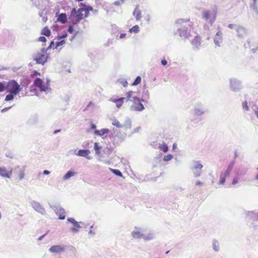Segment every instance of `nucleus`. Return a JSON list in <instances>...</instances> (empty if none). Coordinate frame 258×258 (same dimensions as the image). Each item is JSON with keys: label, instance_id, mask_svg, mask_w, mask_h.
I'll return each instance as SVG.
<instances>
[{"label": "nucleus", "instance_id": "f257e3e1", "mask_svg": "<svg viewBox=\"0 0 258 258\" xmlns=\"http://www.w3.org/2000/svg\"><path fill=\"white\" fill-rule=\"evenodd\" d=\"M80 6L81 7L77 10L76 8H73L69 17L70 22L73 24H77L82 19L87 17L90 11L93 10L91 7L87 6L82 3L80 4Z\"/></svg>", "mask_w": 258, "mask_h": 258}, {"label": "nucleus", "instance_id": "f03ea898", "mask_svg": "<svg viewBox=\"0 0 258 258\" xmlns=\"http://www.w3.org/2000/svg\"><path fill=\"white\" fill-rule=\"evenodd\" d=\"M7 90L9 93L18 94L21 90V88L15 80H12L7 82Z\"/></svg>", "mask_w": 258, "mask_h": 258}, {"label": "nucleus", "instance_id": "7ed1b4c3", "mask_svg": "<svg viewBox=\"0 0 258 258\" xmlns=\"http://www.w3.org/2000/svg\"><path fill=\"white\" fill-rule=\"evenodd\" d=\"M49 80L47 79L46 81V84L43 85V81L40 78H36L34 82V85L38 87L41 91L46 92L49 89Z\"/></svg>", "mask_w": 258, "mask_h": 258}, {"label": "nucleus", "instance_id": "20e7f679", "mask_svg": "<svg viewBox=\"0 0 258 258\" xmlns=\"http://www.w3.org/2000/svg\"><path fill=\"white\" fill-rule=\"evenodd\" d=\"M132 101L133 104L131 106L132 110L140 111L144 109V107L141 102V100L139 98L134 97Z\"/></svg>", "mask_w": 258, "mask_h": 258}, {"label": "nucleus", "instance_id": "39448f33", "mask_svg": "<svg viewBox=\"0 0 258 258\" xmlns=\"http://www.w3.org/2000/svg\"><path fill=\"white\" fill-rule=\"evenodd\" d=\"M30 205L32 208L37 212L42 215L46 214V212L45 209L39 202L33 200L30 202Z\"/></svg>", "mask_w": 258, "mask_h": 258}, {"label": "nucleus", "instance_id": "423d86ee", "mask_svg": "<svg viewBox=\"0 0 258 258\" xmlns=\"http://www.w3.org/2000/svg\"><path fill=\"white\" fill-rule=\"evenodd\" d=\"M68 223H67L68 228L72 232H76L79 231V228L81 227L78 222H77L74 219L68 218Z\"/></svg>", "mask_w": 258, "mask_h": 258}, {"label": "nucleus", "instance_id": "0eeeda50", "mask_svg": "<svg viewBox=\"0 0 258 258\" xmlns=\"http://www.w3.org/2000/svg\"><path fill=\"white\" fill-rule=\"evenodd\" d=\"M34 60L36 61V63L44 65L47 60V56L38 52L35 55H33Z\"/></svg>", "mask_w": 258, "mask_h": 258}, {"label": "nucleus", "instance_id": "6e6552de", "mask_svg": "<svg viewBox=\"0 0 258 258\" xmlns=\"http://www.w3.org/2000/svg\"><path fill=\"white\" fill-rule=\"evenodd\" d=\"M216 12L212 11L210 12L209 11H205L203 12V16L204 18L207 20L208 19H211L210 21L211 23L213 22L216 19Z\"/></svg>", "mask_w": 258, "mask_h": 258}, {"label": "nucleus", "instance_id": "1a4fd4ad", "mask_svg": "<svg viewBox=\"0 0 258 258\" xmlns=\"http://www.w3.org/2000/svg\"><path fill=\"white\" fill-rule=\"evenodd\" d=\"M25 169V166H17L14 169V172L18 174L20 180H22L24 178Z\"/></svg>", "mask_w": 258, "mask_h": 258}, {"label": "nucleus", "instance_id": "9d476101", "mask_svg": "<svg viewBox=\"0 0 258 258\" xmlns=\"http://www.w3.org/2000/svg\"><path fill=\"white\" fill-rule=\"evenodd\" d=\"M50 207L54 211L55 214L58 215V218L61 220L64 219V209L57 206H50Z\"/></svg>", "mask_w": 258, "mask_h": 258}, {"label": "nucleus", "instance_id": "9b49d317", "mask_svg": "<svg viewBox=\"0 0 258 258\" xmlns=\"http://www.w3.org/2000/svg\"><path fill=\"white\" fill-rule=\"evenodd\" d=\"M232 167H228L224 173H221L220 176L219 184H223L225 182L226 177L229 176Z\"/></svg>", "mask_w": 258, "mask_h": 258}, {"label": "nucleus", "instance_id": "f8f14e48", "mask_svg": "<svg viewBox=\"0 0 258 258\" xmlns=\"http://www.w3.org/2000/svg\"><path fill=\"white\" fill-rule=\"evenodd\" d=\"M49 251L51 253L59 254L64 251V247L58 245H53L49 248Z\"/></svg>", "mask_w": 258, "mask_h": 258}, {"label": "nucleus", "instance_id": "ddd939ff", "mask_svg": "<svg viewBox=\"0 0 258 258\" xmlns=\"http://www.w3.org/2000/svg\"><path fill=\"white\" fill-rule=\"evenodd\" d=\"M12 174V170L8 171L5 167H0V176L3 177L10 178Z\"/></svg>", "mask_w": 258, "mask_h": 258}, {"label": "nucleus", "instance_id": "4468645a", "mask_svg": "<svg viewBox=\"0 0 258 258\" xmlns=\"http://www.w3.org/2000/svg\"><path fill=\"white\" fill-rule=\"evenodd\" d=\"M191 43L192 45L196 48H199L201 45V38L200 36H196L191 40Z\"/></svg>", "mask_w": 258, "mask_h": 258}, {"label": "nucleus", "instance_id": "2eb2a0df", "mask_svg": "<svg viewBox=\"0 0 258 258\" xmlns=\"http://www.w3.org/2000/svg\"><path fill=\"white\" fill-rule=\"evenodd\" d=\"M90 151L89 150H80L76 154L77 155L81 157H86L88 159H90L91 157L89 156Z\"/></svg>", "mask_w": 258, "mask_h": 258}, {"label": "nucleus", "instance_id": "dca6fc26", "mask_svg": "<svg viewBox=\"0 0 258 258\" xmlns=\"http://www.w3.org/2000/svg\"><path fill=\"white\" fill-rule=\"evenodd\" d=\"M236 31L239 37H243L246 34V29L244 27L240 25L236 26Z\"/></svg>", "mask_w": 258, "mask_h": 258}, {"label": "nucleus", "instance_id": "f3484780", "mask_svg": "<svg viewBox=\"0 0 258 258\" xmlns=\"http://www.w3.org/2000/svg\"><path fill=\"white\" fill-rule=\"evenodd\" d=\"M142 12L139 10V6H137L133 12V15L135 17L137 21H140L142 18Z\"/></svg>", "mask_w": 258, "mask_h": 258}, {"label": "nucleus", "instance_id": "a211bd4d", "mask_svg": "<svg viewBox=\"0 0 258 258\" xmlns=\"http://www.w3.org/2000/svg\"><path fill=\"white\" fill-rule=\"evenodd\" d=\"M125 99L124 97H121L117 99L112 100V102L115 103L116 107L119 108L123 104L124 100Z\"/></svg>", "mask_w": 258, "mask_h": 258}, {"label": "nucleus", "instance_id": "6ab92c4d", "mask_svg": "<svg viewBox=\"0 0 258 258\" xmlns=\"http://www.w3.org/2000/svg\"><path fill=\"white\" fill-rule=\"evenodd\" d=\"M109 132V130L106 128L101 129L100 130H96L95 134L96 135L102 136Z\"/></svg>", "mask_w": 258, "mask_h": 258}, {"label": "nucleus", "instance_id": "aec40b11", "mask_svg": "<svg viewBox=\"0 0 258 258\" xmlns=\"http://www.w3.org/2000/svg\"><path fill=\"white\" fill-rule=\"evenodd\" d=\"M41 34L46 36H49L51 34V32L47 27H45L42 30Z\"/></svg>", "mask_w": 258, "mask_h": 258}, {"label": "nucleus", "instance_id": "412c9836", "mask_svg": "<svg viewBox=\"0 0 258 258\" xmlns=\"http://www.w3.org/2000/svg\"><path fill=\"white\" fill-rule=\"evenodd\" d=\"M179 34L180 36L184 37H187L188 34V30H183L182 29H178Z\"/></svg>", "mask_w": 258, "mask_h": 258}, {"label": "nucleus", "instance_id": "4be33fe9", "mask_svg": "<svg viewBox=\"0 0 258 258\" xmlns=\"http://www.w3.org/2000/svg\"><path fill=\"white\" fill-rule=\"evenodd\" d=\"M203 168V165L199 162L196 161L194 163L193 169L201 170Z\"/></svg>", "mask_w": 258, "mask_h": 258}, {"label": "nucleus", "instance_id": "5701e85b", "mask_svg": "<svg viewBox=\"0 0 258 258\" xmlns=\"http://www.w3.org/2000/svg\"><path fill=\"white\" fill-rule=\"evenodd\" d=\"M222 40L221 35L219 33H217L215 38L214 39V42L216 44L219 45L220 42Z\"/></svg>", "mask_w": 258, "mask_h": 258}, {"label": "nucleus", "instance_id": "b1692460", "mask_svg": "<svg viewBox=\"0 0 258 258\" xmlns=\"http://www.w3.org/2000/svg\"><path fill=\"white\" fill-rule=\"evenodd\" d=\"M159 148L161 150H162L165 153L167 152L168 150V147L167 145L164 143H163L162 144H160L159 145Z\"/></svg>", "mask_w": 258, "mask_h": 258}, {"label": "nucleus", "instance_id": "393cba45", "mask_svg": "<svg viewBox=\"0 0 258 258\" xmlns=\"http://www.w3.org/2000/svg\"><path fill=\"white\" fill-rule=\"evenodd\" d=\"M15 95H16V94H14L12 93H10L8 95H7L6 96L5 101H9L12 100L14 99V96Z\"/></svg>", "mask_w": 258, "mask_h": 258}, {"label": "nucleus", "instance_id": "a878e982", "mask_svg": "<svg viewBox=\"0 0 258 258\" xmlns=\"http://www.w3.org/2000/svg\"><path fill=\"white\" fill-rule=\"evenodd\" d=\"M7 82H0V92L4 91L7 89Z\"/></svg>", "mask_w": 258, "mask_h": 258}, {"label": "nucleus", "instance_id": "bb28decb", "mask_svg": "<svg viewBox=\"0 0 258 258\" xmlns=\"http://www.w3.org/2000/svg\"><path fill=\"white\" fill-rule=\"evenodd\" d=\"M140 31L139 27L138 25H135L130 29V32L132 33L134 32L136 33H138Z\"/></svg>", "mask_w": 258, "mask_h": 258}, {"label": "nucleus", "instance_id": "cd10ccee", "mask_svg": "<svg viewBox=\"0 0 258 258\" xmlns=\"http://www.w3.org/2000/svg\"><path fill=\"white\" fill-rule=\"evenodd\" d=\"M57 21L60 22L62 24H64V13L60 14L58 16Z\"/></svg>", "mask_w": 258, "mask_h": 258}, {"label": "nucleus", "instance_id": "c85d7f7f", "mask_svg": "<svg viewBox=\"0 0 258 258\" xmlns=\"http://www.w3.org/2000/svg\"><path fill=\"white\" fill-rule=\"evenodd\" d=\"M101 147L99 146V144L98 143H95L94 144V150H95L96 154H99L100 152V150L101 149Z\"/></svg>", "mask_w": 258, "mask_h": 258}, {"label": "nucleus", "instance_id": "c756f323", "mask_svg": "<svg viewBox=\"0 0 258 258\" xmlns=\"http://www.w3.org/2000/svg\"><path fill=\"white\" fill-rule=\"evenodd\" d=\"M132 236L133 237L136 238H139L141 237V232L139 231H134L132 233Z\"/></svg>", "mask_w": 258, "mask_h": 258}, {"label": "nucleus", "instance_id": "7c9ffc66", "mask_svg": "<svg viewBox=\"0 0 258 258\" xmlns=\"http://www.w3.org/2000/svg\"><path fill=\"white\" fill-rule=\"evenodd\" d=\"M141 77L140 76H138L136 78L135 81L131 84L132 86H136L139 84L141 82Z\"/></svg>", "mask_w": 258, "mask_h": 258}, {"label": "nucleus", "instance_id": "2f4dec72", "mask_svg": "<svg viewBox=\"0 0 258 258\" xmlns=\"http://www.w3.org/2000/svg\"><path fill=\"white\" fill-rule=\"evenodd\" d=\"M110 170L114 174L120 177L122 176L121 172L119 170L113 169H110Z\"/></svg>", "mask_w": 258, "mask_h": 258}, {"label": "nucleus", "instance_id": "473e14b6", "mask_svg": "<svg viewBox=\"0 0 258 258\" xmlns=\"http://www.w3.org/2000/svg\"><path fill=\"white\" fill-rule=\"evenodd\" d=\"M112 125L116 126L117 127H120L121 126V124L117 119H114L112 122Z\"/></svg>", "mask_w": 258, "mask_h": 258}, {"label": "nucleus", "instance_id": "72a5a7b5", "mask_svg": "<svg viewBox=\"0 0 258 258\" xmlns=\"http://www.w3.org/2000/svg\"><path fill=\"white\" fill-rule=\"evenodd\" d=\"M133 93H134V92H133V91H129L126 93V101H128L129 100H131V98L133 96Z\"/></svg>", "mask_w": 258, "mask_h": 258}, {"label": "nucleus", "instance_id": "f704fd0d", "mask_svg": "<svg viewBox=\"0 0 258 258\" xmlns=\"http://www.w3.org/2000/svg\"><path fill=\"white\" fill-rule=\"evenodd\" d=\"M75 174V172L73 171H69L66 174V178H69L73 176H74Z\"/></svg>", "mask_w": 258, "mask_h": 258}, {"label": "nucleus", "instance_id": "c9c22d12", "mask_svg": "<svg viewBox=\"0 0 258 258\" xmlns=\"http://www.w3.org/2000/svg\"><path fill=\"white\" fill-rule=\"evenodd\" d=\"M172 158H173V156L171 154H168V155H165L163 159L165 161H168L171 160Z\"/></svg>", "mask_w": 258, "mask_h": 258}, {"label": "nucleus", "instance_id": "e433bc0d", "mask_svg": "<svg viewBox=\"0 0 258 258\" xmlns=\"http://www.w3.org/2000/svg\"><path fill=\"white\" fill-rule=\"evenodd\" d=\"M64 43V40H62L60 41L56 42L55 43V48H57L59 46H61L63 45V44Z\"/></svg>", "mask_w": 258, "mask_h": 258}, {"label": "nucleus", "instance_id": "4c0bfd02", "mask_svg": "<svg viewBox=\"0 0 258 258\" xmlns=\"http://www.w3.org/2000/svg\"><path fill=\"white\" fill-rule=\"evenodd\" d=\"M242 107L245 110H248L249 107L248 106L247 101H244V102H243V103H242Z\"/></svg>", "mask_w": 258, "mask_h": 258}, {"label": "nucleus", "instance_id": "58836bf2", "mask_svg": "<svg viewBox=\"0 0 258 258\" xmlns=\"http://www.w3.org/2000/svg\"><path fill=\"white\" fill-rule=\"evenodd\" d=\"M124 0H119V1H115L114 3V4L116 6H119L121 4H123L124 3Z\"/></svg>", "mask_w": 258, "mask_h": 258}, {"label": "nucleus", "instance_id": "ea45409f", "mask_svg": "<svg viewBox=\"0 0 258 258\" xmlns=\"http://www.w3.org/2000/svg\"><path fill=\"white\" fill-rule=\"evenodd\" d=\"M236 26H238V25H236L235 24H230L228 25V28H229L230 29H236Z\"/></svg>", "mask_w": 258, "mask_h": 258}, {"label": "nucleus", "instance_id": "a19ab883", "mask_svg": "<svg viewBox=\"0 0 258 258\" xmlns=\"http://www.w3.org/2000/svg\"><path fill=\"white\" fill-rule=\"evenodd\" d=\"M38 40L41 42H46V39L44 36H41L38 38Z\"/></svg>", "mask_w": 258, "mask_h": 258}, {"label": "nucleus", "instance_id": "79ce46f5", "mask_svg": "<svg viewBox=\"0 0 258 258\" xmlns=\"http://www.w3.org/2000/svg\"><path fill=\"white\" fill-rule=\"evenodd\" d=\"M68 31L70 33L72 34L74 32V29L73 28V26H70L69 29H68Z\"/></svg>", "mask_w": 258, "mask_h": 258}, {"label": "nucleus", "instance_id": "37998d69", "mask_svg": "<svg viewBox=\"0 0 258 258\" xmlns=\"http://www.w3.org/2000/svg\"><path fill=\"white\" fill-rule=\"evenodd\" d=\"M11 108V106L8 107H6V108H4V109L1 110V112H2V113L3 112H5L9 110Z\"/></svg>", "mask_w": 258, "mask_h": 258}, {"label": "nucleus", "instance_id": "c03bdc74", "mask_svg": "<svg viewBox=\"0 0 258 258\" xmlns=\"http://www.w3.org/2000/svg\"><path fill=\"white\" fill-rule=\"evenodd\" d=\"M238 178H234V179H233V181H232V184L235 185V184H236L237 183H238Z\"/></svg>", "mask_w": 258, "mask_h": 258}, {"label": "nucleus", "instance_id": "a18cd8bd", "mask_svg": "<svg viewBox=\"0 0 258 258\" xmlns=\"http://www.w3.org/2000/svg\"><path fill=\"white\" fill-rule=\"evenodd\" d=\"M48 231H47L45 234H44V235L40 236L38 238V240L39 241H40L44 237V236L48 233Z\"/></svg>", "mask_w": 258, "mask_h": 258}, {"label": "nucleus", "instance_id": "49530a36", "mask_svg": "<svg viewBox=\"0 0 258 258\" xmlns=\"http://www.w3.org/2000/svg\"><path fill=\"white\" fill-rule=\"evenodd\" d=\"M54 45V43L53 42V41H51L50 43V45H49V46L47 47V49H49L50 48H51Z\"/></svg>", "mask_w": 258, "mask_h": 258}, {"label": "nucleus", "instance_id": "de8ad7c7", "mask_svg": "<svg viewBox=\"0 0 258 258\" xmlns=\"http://www.w3.org/2000/svg\"><path fill=\"white\" fill-rule=\"evenodd\" d=\"M43 174L44 175H48L50 174V171L47 170H45L43 171Z\"/></svg>", "mask_w": 258, "mask_h": 258}, {"label": "nucleus", "instance_id": "09e8293b", "mask_svg": "<svg viewBox=\"0 0 258 258\" xmlns=\"http://www.w3.org/2000/svg\"><path fill=\"white\" fill-rule=\"evenodd\" d=\"M167 63V61L165 59H163V60H161V63L163 66L166 65Z\"/></svg>", "mask_w": 258, "mask_h": 258}, {"label": "nucleus", "instance_id": "8fccbe9b", "mask_svg": "<svg viewBox=\"0 0 258 258\" xmlns=\"http://www.w3.org/2000/svg\"><path fill=\"white\" fill-rule=\"evenodd\" d=\"M125 35H126V34L125 33H121L120 35V38H124L125 36Z\"/></svg>", "mask_w": 258, "mask_h": 258}, {"label": "nucleus", "instance_id": "3c124183", "mask_svg": "<svg viewBox=\"0 0 258 258\" xmlns=\"http://www.w3.org/2000/svg\"><path fill=\"white\" fill-rule=\"evenodd\" d=\"M127 84H128L127 82L126 81H125V82H123L122 85L124 87H127Z\"/></svg>", "mask_w": 258, "mask_h": 258}, {"label": "nucleus", "instance_id": "603ef678", "mask_svg": "<svg viewBox=\"0 0 258 258\" xmlns=\"http://www.w3.org/2000/svg\"><path fill=\"white\" fill-rule=\"evenodd\" d=\"M47 49H45V48H43L41 49V51L43 53H45V52H46V51L47 50Z\"/></svg>", "mask_w": 258, "mask_h": 258}, {"label": "nucleus", "instance_id": "864d4df0", "mask_svg": "<svg viewBox=\"0 0 258 258\" xmlns=\"http://www.w3.org/2000/svg\"><path fill=\"white\" fill-rule=\"evenodd\" d=\"M256 50H258V47H256L255 49H251V51H252V52L253 53H255L256 51Z\"/></svg>", "mask_w": 258, "mask_h": 258}, {"label": "nucleus", "instance_id": "5fc2aeb1", "mask_svg": "<svg viewBox=\"0 0 258 258\" xmlns=\"http://www.w3.org/2000/svg\"><path fill=\"white\" fill-rule=\"evenodd\" d=\"M60 131V130H55V131H54V132H53V134H57V133H59Z\"/></svg>", "mask_w": 258, "mask_h": 258}, {"label": "nucleus", "instance_id": "6e6d98bb", "mask_svg": "<svg viewBox=\"0 0 258 258\" xmlns=\"http://www.w3.org/2000/svg\"><path fill=\"white\" fill-rule=\"evenodd\" d=\"M42 20L43 22H46L47 20V18L44 16L42 17Z\"/></svg>", "mask_w": 258, "mask_h": 258}, {"label": "nucleus", "instance_id": "4d7b16f0", "mask_svg": "<svg viewBox=\"0 0 258 258\" xmlns=\"http://www.w3.org/2000/svg\"><path fill=\"white\" fill-rule=\"evenodd\" d=\"M91 128L92 129H95L96 128V125L94 124H92L91 125Z\"/></svg>", "mask_w": 258, "mask_h": 258}, {"label": "nucleus", "instance_id": "13d9d810", "mask_svg": "<svg viewBox=\"0 0 258 258\" xmlns=\"http://www.w3.org/2000/svg\"><path fill=\"white\" fill-rule=\"evenodd\" d=\"M196 184L197 185H201V184H202V183L201 182H200V181H198V182H196Z\"/></svg>", "mask_w": 258, "mask_h": 258}, {"label": "nucleus", "instance_id": "bf43d9fd", "mask_svg": "<svg viewBox=\"0 0 258 258\" xmlns=\"http://www.w3.org/2000/svg\"><path fill=\"white\" fill-rule=\"evenodd\" d=\"M39 15L40 17H43V16H42V15H43V13H42V12H41V13H39Z\"/></svg>", "mask_w": 258, "mask_h": 258}, {"label": "nucleus", "instance_id": "052dcab7", "mask_svg": "<svg viewBox=\"0 0 258 258\" xmlns=\"http://www.w3.org/2000/svg\"><path fill=\"white\" fill-rule=\"evenodd\" d=\"M176 144H174L173 145V149H174V148H176Z\"/></svg>", "mask_w": 258, "mask_h": 258}, {"label": "nucleus", "instance_id": "680f3d73", "mask_svg": "<svg viewBox=\"0 0 258 258\" xmlns=\"http://www.w3.org/2000/svg\"><path fill=\"white\" fill-rule=\"evenodd\" d=\"M61 38H64V34H63L61 35Z\"/></svg>", "mask_w": 258, "mask_h": 258}, {"label": "nucleus", "instance_id": "e2e57ef3", "mask_svg": "<svg viewBox=\"0 0 258 258\" xmlns=\"http://www.w3.org/2000/svg\"><path fill=\"white\" fill-rule=\"evenodd\" d=\"M35 73H36V74L38 75H40V74L39 73H38L37 72H35Z\"/></svg>", "mask_w": 258, "mask_h": 258}, {"label": "nucleus", "instance_id": "0e129e2a", "mask_svg": "<svg viewBox=\"0 0 258 258\" xmlns=\"http://www.w3.org/2000/svg\"><path fill=\"white\" fill-rule=\"evenodd\" d=\"M200 173L197 174L196 175V176H200Z\"/></svg>", "mask_w": 258, "mask_h": 258}, {"label": "nucleus", "instance_id": "69168bd1", "mask_svg": "<svg viewBox=\"0 0 258 258\" xmlns=\"http://www.w3.org/2000/svg\"><path fill=\"white\" fill-rule=\"evenodd\" d=\"M65 18H66V21H67V16H65Z\"/></svg>", "mask_w": 258, "mask_h": 258}]
</instances>
